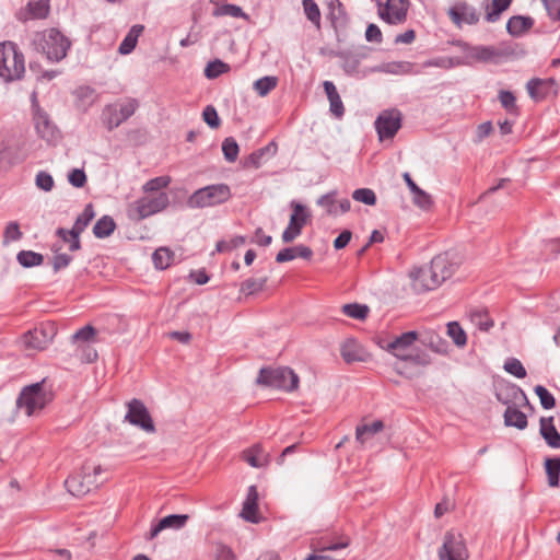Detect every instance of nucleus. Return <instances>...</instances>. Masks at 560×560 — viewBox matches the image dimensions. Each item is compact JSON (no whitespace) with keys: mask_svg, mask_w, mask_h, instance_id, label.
<instances>
[{"mask_svg":"<svg viewBox=\"0 0 560 560\" xmlns=\"http://www.w3.org/2000/svg\"><path fill=\"white\" fill-rule=\"evenodd\" d=\"M33 45L38 52L46 56L50 62L65 59L71 47L70 39L57 28H47L35 34Z\"/></svg>","mask_w":560,"mask_h":560,"instance_id":"nucleus-1","label":"nucleus"},{"mask_svg":"<svg viewBox=\"0 0 560 560\" xmlns=\"http://www.w3.org/2000/svg\"><path fill=\"white\" fill-rule=\"evenodd\" d=\"M105 470L101 465L85 462L80 471L69 476L65 486L67 490L74 497H83L94 489H97L104 482L100 476Z\"/></svg>","mask_w":560,"mask_h":560,"instance_id":"nucleus-2","label":"nucleus"},{"mask_svg":"<svg viewBox=\"0 0 560 560\" xmlns=\"http://www.w3.org/2000/svg\"><path fill=\"white\" fill-rule=\"evenodd\" d=\"M25 72L24 55L13 42L0 43V78L5 82L20 80Z\"/></svg>","mask_w":560,"mask_h":560,"instance_id":"nucleus-3","label":"nucleus"},{"mask_svg":"<svg viewBox=\"0 0 560 560\" xmlns=\"http://www.w3.org/2000/svg\"><path fill=\"white\" fill-rule=\"evenodd\" d=\"M232 197L231 188L226 184H213L197 189L188 198L189 208H208L215 207L229 201Z\"/></svg>","mask_w":560,"mask_h":560,"instance_id":"nucleus-4","label":"nucleus"},{"mask_svg":"<svg viewBox=\"0 0 560 560\" xmlns=\"http://www.w3.org/2000/svg\"><path fill=\"white\" fill-rule=\"evenodd\" d=\"M168 205V195L164 191H160L158 195L141 197L130 203L127 209V214L130 220L138 222L162 212Z\"/></svg>","mask_w":560,"mask_h":560,"instance_id":"nucleus-5","label":"nucleus"},{"mask_svg":"<svg viewBox=\"0 0 560 560\" xmlns=\"http://www.w3.org/2000/svg\"><path fill=\"white\" fill-rule=\"evenodd\" d=\"M257 384L292 392L299 386V376L290 368H262Z\"/></svg>","mask_w":560,"mask_h":560,"instance_id":"nucleus-6","label":"nucleus"},{"mask_svg":"<svg viewBox=\"0 0 560 560\" xmlns=\"http://www.w3.org/2000/svg\"><path fill=\"white\" fill-rule=\"evenodd\" d=\"M139 108V102L133 97H126L120 102L107 104L102 112V121L108 131L127 121Z\"/></svg>","mask_w":560,"mask_h":560,"instance_id":"nucleus-7","label":"nucleus"},{"mask_svg":"<svg viewBox=\"0 0 560 560\" xmlns=\"http://www.w3.org/2000/svg\"><path fill=\"white\" fill-rule=\"evenodd\" d=\"M44 382L25 386L16 399V407L33 416L36 411L44 409L51 400L50 393L44 388Z\"/></svg>","mask_w":560,"mask_h":560,"instance_id":"nucleus-8","label":"nucleus"},{"mask_svg":"<svg viewBox=\"0 0 560 560\" xmlns=\"http://www.w3.org/2000/svg\"><path fill=\"white\" fill-rule=\"evenodd\" d=\"M94 217H95L94 207L92 203H88L84 207L83 212L77 218L71 230L58 228L56 231V234L62 241H68V236H70L71 237L70 250L77 252L81 248L80 234L91 223V221L94 219Z\"/></svg>","mask_w":560,"mask_h":560,"instance_id":"nucleus-9","label":"nucleus"},{"mask_svg":"<svg viewBox=\"0 0 560 560\" xmlns=\"http://www.w3.org/2000/svg\"><path fill=\"white\" fill-rule=\"evenodd\" d=\"M290 207L292 209V213L290 215L289 224L284 229L281 236L282 242L285 244L292 243L296 237L301 235L304 225L311 218V213L304 205L292 200L290 202Z\"/></svg>","mask_w":560,"mask_h":560,"instance_id":"nucleus-10","label":"nucleus"},{"mask_svg":"<svg viewBox=\"0 0 560 560\" xmlns=\"http://www.w3.org/2000/svg\"><path fill=\"white\" fill-rule=\"evenodd\" d=\"M127 413L125 421L131 425L138 427L144 432L154 433L155 425L153 419L142 400L132 398L127 404Z\"/></svg>","mask_w":560,"mask_h":560,"instance_id":"nucleus-11","label":"nucleus"},{"mask_svg":"<svg viewBox=\"0 0 560 560\" xmlns=\"http://www.w3.org/2000/svg\"><path fill=\"white\" fill-rule=\"evenodd\" d=\"M440 560H467L468 549L460 533L448 530L439 550Z\"/></svg>","mask_w":560,"mask_h":560,"instance_id":"nucleus-12","label":"nucleus"},{"mask_svg":"<svg viewBox=\"0 0 560 560\" xmlns=\"http://www.w3.org/2000/svg\"><path fill=\"white\" fill-rule=\"evenodd\" d=\"M401 119L402 115L396 108L383 110L374 122L380 140L393 139L401 128Z\"/></svg>","mask_w":560,"mask_h":560,"instance_id":"nucleus-13","label":"nucleus"},{"mask_svg":"<svg viewBox=\"0 0 560 560\" xmlns=\"http://www.w3.org/2000/svg\"><path fill=\"white\" fill-rule=\"evenodd\" d=\"M441 284L442 282L431 265L419 268L412 273V287L418 293L434 290Z\"/></svg>","mask_w":560,"mask_h":560,"instance_id":"nucleus-14","label":"nucleus"},{"mask_svg":"<svg viewBox=\"0 0 560 560\" xmlns=\"http://www.w3.org/2000/svg\"><path fill=\"white\" fill-rule=\"evenodd\" d=\"M417 339V331H407L401 334L400 336L395 337L385 346V349L389 353L395 355L397 359L407 362L409 359H411V355L407 353V350L412 346V343Z\"/></svg>","mask_w":560,"mask_h":560,"instance_id":"nucleus-15","label":"nucleus"},{"mask_svg":"<svg viewBox=\"0 0 560 560\" xmlns=\"http://www.w3.org/2000/svg\"><path fill=\"white\" fill-rule=\"evenodd\" d=\"M529 96L536 101H542L558 93V84L555 79H532L526 84Z\"/></svg>","mask_w":560,"mask_h":560,"instance_id":"nucleus-16","label":"nucleus"},{"mask_svg":"<svg viewBox=\"0 0 560 560\" xmlns=\"http://www.w3.org/2000/svg\"><path fill=\"white\" fill-rule=\"evenodd\" d=\"M409 0H387L385 11L380 12V16L388 24H400L407 19Z\"/></svg>","mask_w":560,"mask_h":560,"instance_id":"nucleus-17","label":"nucleus"},{"mask_svg":"<svg viewBox=\"0 0 560 560\" xmlns=\"http://www.w3.org/2000/svg\"><path fill=\"white\" fill-rule=\"evenodd\" d=\"M52 329L47 330L43 327H36L23 335L22 341L26 349L44 350L52 341Z\"/></svg>","mask_w":560,"mask_h":560,"instance_id":"nucleus-18","label":"nucleus"},{"mask_svg":"<svg viewBox=\"0 0 560 560\" xmlns=\"http://www.w3.org/2000/svg\"><path fill=\"white\" fill-rule=\"evenodd\" d=\"M447 14L457 27H462L464 23L475 25L479 22V14L476 9L466 2L450 8Z\"/></svg>","mask_w":560,"mask_h":560,"instance_id":"nucleus-19","label":"nucleus"},{"mask_svg":"<svg viewBox=\"0 0 560 560\" xmlns=\"http://www.w3.org/2000/svg\"><path fill=\"white\" fill-rule=\"evenodd\" d=\"M189 516L187 514H171L163 518H161L156 524L151 526L148 538H155L162 530L171 528V529H180L183 528Z\"/></svg>","mask_w":560,"mask_h":560,"instance_id":"nucleus-20","label":"nucleus"},{"mask_svg":"<svg viewBox=\"0 0 560 560\" xmlns=\"http://www.w3.org/2000/svg\"><path fill=\"white\" fill-rule=\"evenodd\" d=\"M468 54L471 58L478 61H497L499 58L506 57L512 52L508 49H499L493 46H474L470 47Z\"/></svg>","mask_w":560,"mask_h":560,"instance_id":"nucleus-21","label":"nucleus"},{"mask_svg":"<svg viewBox=\"0 0 560 560\" xmlns=\"http://www.w3.org/2000/svg\"><path fill=\"white\" fill-rule=\"evenodd\" d=\"M350 545V539L348 537H339V538H329L328 536H323L319 538H314L311 541V548L314 552H324V551H335L339 549L347 548Z\"/></svg>","mask_w":560,"mask_h":560,"instance_id":"nucleus-22","label":"nucleus"},{"mask_svg":"<svg viewBox=\"0 0 560 560\" xmlns=\"http://www.w3.org/2000/svg\"><path fill=\"white\" fill-rule=\"evenodd\" d=\"M539 432L546 443L552 448H560V434L553 424V417H541Z\"/></svg>","mask_w":560,"mask_h":560,"instance_id":"nucleus-23","label":"nucleus"},{"mask_svg":"<svg viewBox=\"0 0 560 560\" xmlns=\"http://www.w3.org/2000/svg\"><path fill=\"white\" fill-rule=\"evenodd\" d=\"M296 257L311 259L313 257V250L308 246L302 244L294 247H285L277 254L276 261L279 264L287 262L293 260Z\"/></svg>","mask_w":560,"mask_h":560,"instance_id":"nucleus-24","label":"nucleus"},{"mask_svg":"<svg viewBox=\"0 0 560 560\" xmlns=\"http://www.w3.org/2000/svg\"><path fill=\"white\" fill-rule=\"evenodd\" d=\"M336 56L341 60V68L349 75H354L359 72L360 62L364 58L363 54L349 50L338 51Z\"/></svg>","mask_w":560,"mask_h":560,"instance_id":"nucleus-25","label":"nucleus"},{"mask_svg":"<svg viewBox=\"0 0 560 560\" xmlns=\"http://www.w3.org/2000/svg\"><path fill=\"white\" fill-rule=\"evenodd\" d=\"M258 491L256 486L248 488L247 497L243 503L242 516L252 523L257 522Z\"/></svg>","mask_w":560,"mask_h":560,"instance_id":"nucleus-26","label":"nucleus"},{"mask_svg":"<svg viewBox=\"0 0 560 560\" xmlns=\"http://www.w3.org/2000/svg\"><path fill=\"white\" fill-rule=\"evenodd\" d=\"M534 25L530 16L514 15L506 23V31L513 37H520L529 31Z\"/></svg>","mask_w":560,"mask_h":560,"instance_id":"nucleus-27","label":"nucleus"},{"mask_svg":"<svg viewBox=\"0 0 560 560\" xmlns=\"http://www.w3.org/2000/svg\"><path fill=\"white\" fill-rule=\"evenodd\" d=\"M340 353L347 363L362 362L365 360V352L354 339H348L341 346Z\"/></svg>","mask_w":560,"mask_h":560,"instance_id":"nucleus-28","label":"nucleus"},{"mask_svg":"<svg viewBox=\"0 0 560 560\" xmlns=\"http://www.w3.org/2000/svg\"><path fill=\"white\" fill-rule=\"evenodd\" d=\"M504 424L518 430L526 429L528 422L526 415L515 406H508L504 412Z\"/></svg>","mask_w":560,"mask_h":560,"instance_id":"nucleus-29","label":"nucleus"},{"mask_svg":"<svg viewBox=\"0 0 560 560\" xmlns=\"http://www.w3.org/2000/svg\"><path fill=\"white\" fill-rule=\"evenodd\" d=\"M430 264L438 273L442 283L446 279L451 278L455 271V265L452 264L447 257L443 255L435 256Z\"/></svg>","mask_w":560,"mask_h":560,"instance_id":"nucleus-30","label":"nucleus"},{"mask_svg":"<svg viewBox=\"0 0 560 560\" xmlns=\"http://www.w3.org/2000/svg\"><path fill=\"white\" fill-rule=\"evenodd\" d=\"M34 120L36 130L42 138L50 140L55 137L56 128L50 122L49 117L46 113L40 112L38 109L34 116Z\"/></svg>","mask_w":560,"mask_h":560,"instance_id":"nucleus-31","label":"nucleus"},{"mask_svg":"<svg viewBox=\"0 0 560 560\" xmlns=\"http://www.w3.org/2000/svg\"><path fill=\"white\" fill-rule=\"evenodd\" d=\"M116 229L114 219L109 215L100 218L93 226V234L97 238L108 237Z\"/></svg>","mask_w":560,"mask_h":560,"instance_id":"nucleus-32","label":"nucleus"},{"mask_svg":"<svg viewBox=\"0 0 560 560\" xmlns=\"http://www.w3.org/2000/svg\"><path fill=\"white\" fill-rule=\"evenodd\" d=\"M384 429V423L376 420L370 424H360L355 429V439L360 443H364L370 436L381 432Z\"/></svg>","mask_w":560,"mask_h":560,"instance_id":"nucleus-33","label":"nucleus"},{"mask_svg":"<svg viewBox=\"0 0 560 560\" xmlns=\"http://www.w3.org/2000/svg\"><path fill=\"white\" fill-rule=\"evenodd\" d=\"M421 342L436 353H447V342L434 332H427L422 337Z\"/></svg>","mask_w":560,"mask_h":560,"instance_id":"nucleus-34","label":"nucleus"},{"mask_svg":"<svg viewBox=\"0 0 560 560\" xmlns=\"http://www.w3.org/2000/svg\"><path fill=\"white\" fill-rule=\"evenodd\" d=\"M212 15L214 18L229 15L232 18L244 19V20H248V18H249L248 14L245 13L241 7H238L236 4H230V3L217 7L212 11Z\"/></svg>","mask_w":560,"mask_h":560,"instance_id":"nucleus-35","label":"nucleus"},{"mask_svg":"<svg viewBox=\"0 0 560 560\" xmlns=\"http://www.w3.org/2000/svg\"><path fill=\"white\" fill-rule=\"evenodd\" d=\"M511 2L512 0H492L487 7L486 21L489 23L499 21L501 13L510 7Z\"/></svg>","mask_w":560,"mask_h":560,"instance_id":"nucleus-36","label":"nucleus"},{"mask_svg":"<svg viewBox=\"0 0 560 560\" xmlns=\"http://www.w3.org/2000/svg\"><path fill=\"white\" fill-rule=\"evenodd\" d=\"M16 260L21 266L31 268L40 266L44 262V256L33 250H21L16 255Z\"/></svg>","mask_w":560,"mask_h":560,"instance_id":"nucleus-37","label":"nucleus"},{"mask_svg":"<svg viewBox=\"0 0 560 560\" xmlns=\"http://www.w3.org/2000/svg\"><path fill=\"white\" fill-rule=\"evenodd\" d=\"M243 458L252 467H262L266 464V456L259 445H255L243 452Z\"/></svg>","mask_w":560,"mask_h":560,"instance_id":"nucleus-38","label":"nucleus"},{"mask_svg":"<svg viewBox=\"0 0 560 560\" xmlns=\"http://www.w3.org/2000/svg\"><path fill=\"white\" fill-rule=\"evenodd\" d=\"M174 259V253L166 247H160L154 250L152 260L158 269H166L171 266Z\"/></svg>","mask_w":560,"mask_h":560,"instance_id":"nucleus-39","label":"nucleus"},{"mask_svg":"<svg viewBox=\"0 0 560 560\" xmlns=\"http://www.w3.org/2000/svg\"><path fill=\"white\" fill-rule=\"evenodd\" d=\"M278 84V78L273 75H266L256 80L253 89L259 96L268 95Z\"/></svg>","mask_w":560,"mask_h":560,"instance_id":"nucleus-40","label":"nucleus"},{"mask_svg":"<svg viewBox=\"0 0 560 560\" xmlns=\"http://www.w3.org/2000/svg\"><path fill=\"white\" fill-rule=\"evenodd\" d=\"M545 469L549 487H558L560 478V462L556 457L546 458Z\"/></svg>","mask_w":560,"mask_h":560,"instance_id":"nucleus-41","label":"nucleus"},{"mask_svg":"<svg viewBox=\"0 0 560 560\" xmlns=\"http://www.w3.org/2000/svg\"><path fill=\"white\" fill-rule=\"evenodd\" d=\"M337 196H338V191L331 190V191L320 196L316 200V203H317V206L325 208L326 213L328 215H338L337 199H336Z\"/></svg>","mask_w":560,"mask_h":560,"instance_id":"nucleus-42","label":"nucleus"},{"mask_svg":"<svg viewBox=\"0 0 560 560\" xmlns=\"http://www.w3.org/2000/svg\"><path fill=\"white\" fill-rule=\"evenodd\" d=\"M370 308L365 304L349 303L342 306V313L348 317L363 320L368 317Z\"/></svg>","mask_w":560,"mask_h":560,"instance_id":"nucleus-43","label":"nucleus"},{"mask_svg":"<svg viewBox=\"0 0 560 560\" xmlns=\"http://www.w3.org/2000/svg\"><path fill=\"white\" fill-rule=\"evenodd\" d=\"M49 1L38 0L27 3V10L32 19H45L49 14Z\"/></svg>","mask_w":560,"mask_h":560,"instance_id":"nucleus-44","label":"nucleus"},{"mask_svg":"<svg viewBox=\"0 0 560 560\" xmlns=\"http://www.w3.org/2000/svg\"><path fill=\"white\" fill-rule=\"evenodd\" d=\"M222 152L224 159L229 163H233L237 160L240 148L236 140L233 137H228L222 142Z\"/></svg>","mask_w":560,"mask_h":560,"instance_id":"nucleus-45","label":"nucleus"},{"mask_svg":"<svg viewBox=\"0 0 560 560\" xmlns=\"http://www.w3.org/2000/svg\"><path fill=\"white\" fill-rule=\"evenodd\" d=\"M171 177L167 175L154 177L149 179L143 186L142 191L144 194L160 191L166 188L171 184Z\"/></svg>","mask_w":560,"mask_h":560,"instance_id":"nucleus-46","label":"nucleus"},{"mask_svg":"<svg viewBox=\"0 0 560 560\" xmlns=\"http://www.w3.org/2000/svg\"><path fill=\"white\" fill-rule=\"evenodd\" d=\"M304 13L306 18L317 27H320V11L314 0L302 1Z\"/></svg>","mask_w":560,"mask_h":560,"instance_id":"nucleus-47","label":"nucleus"},{"mask_svg":"<svg viewBox=\"0 0 560 560\" xmlns=\"http://www.w3.org/2000/svg\"><path fill=\"white\" fill-rule=\"evenodd\" d=\"M267 283V277L255 279L249 278L242 282L241 291L246 293L247 295L255 294L261 290H264Z\"/></svg>","mask_w":560,"mask_h":560,"instance_id":"nucleus-48","label":"nucleus"},{"mask_svg":"<svg viewBox=\"0 0 560 560\" xmlns=\"http://www.w3.org/2000/svg\"><path fill=\"white\" fill-rule=\"evenodd\" d=\"M447 334L458 347H464L467 342L466 332L457 322L447 324Z\"/></svg>","mask_w":560,"mask_h":560,"instance_id":"nucleus-49","label":"nucleus"},{"mask_svg":"<svg viewBox=\"0 0 560 560\" xmlns=\"http://www.w3.org/2000/svg\"><path fill=\"white\" fill-rule=\"evenodd\" d=\"M499 101L502 107L510 114H517L516 97L510 91L501 90L499 92Z\"/></svg>","mask_w":560,"mask_h":560,"instance_id":"nucleus-50","label":"nucleus"},{"mask_svg":"<svg viewBox=\"0 0 560 560\" xmlns=\"http://www.w3.org/2000/svg\"><path fill=\"white\" fill-rule=\"evenodd\" d=\"M330 8V20L331 24L335 28L338 27V25H342L345 22V13L342 9V3L339 0H331L329 3Z\"/></svg>","mask_w":560,"mask_h":560,"instance_id":"nucleus-51","label":"nucleus"},{"mask_svg":"<svg viewBox=\"0 0 560 560\" xmlns=\"http://www.w3.org/2000/svg\"><path fill=\"white\" fill-rule=\"evenodd\" d=\"M352 198L366 206H374L376 203V195L371 188H358L352 192Z\"/></svg>","mask_w":560,"mask_h":560,"instance_id":"nucleus-52","label":"nucleus"},{"mask_svg":"<svg viewBox=\"0 0 560 560\" xmlns=\"http://www.w3.org/2000/svg\"><path fill=\"white\" fill-rule=\"evenodd\" d=\"M534 392L539 397L540 405L544 409H552L556 406L553 395L542 385H536Z\"/></svg>","mask_w":560,"mask_h":560,"instance_id":"nucleus-53","label":"nucleus"},{"mask_svg":"<svg viewBox=\"0 0 560 560\" xmlns=\"http://www.w3.org/2000/svg\"><path fill=\"white\" fill-rule=\"evenodd\" d=\"M228 70H229V66L225 62L217 59V60L210 61L207 65V67L205 69V75L208 79H215L219 75L226 72Z\"/></svg>","mask_w":560,"mask_h":560,"instance_id":"nucleus-54","label":"nucleus"},{"mask_svg":"<svg viewBox=\"0 0 560 560\" xmlns=\"http://www.w3.org/2000/svg\"><path fill=\"white\" fill-rule=\"evenodd\" d=\"M504 370L514 375L517 378H524L526 376V370L518 359L510 358L504 363Z\"/></svg>","mask_w":560,"mask_h":560,"instance_id":"nucleus-55","label":"nucleus"},{"mask_svg":"<svg viewBox=\"0 0 560 560\" xmlns=\"http://www.w3.org/2000/svg\"><path fill=\"white\" fill-rule=\"evenodd\" d=\"M23 234L16 221L9 222L3 232V243L16 242L22 238Z\"/></svg>","mask_w":560,"mask_h":560,"instance_id":"nucleus-56","label":"nucleus"},{"mask_svg":"<svg viewBox=\"0 0 560 560\" xmlns=\"http://www.w3.org/2000/svg\"><path fill=\"white\" fill-rule=\"evenodd\" d=\"M59 249H60V247H57L56 245H54L52 250L55 252V256H54L52 267H54L55 272H58L59 270L67 268L70 265V262L72 261V256H70L68 254H58Z\"/></svg>","mask_w":560,"mask_h":560,"instance_id":"nucleus-57","label":"nucleus"},{"mask_svg":"<svg viewBox=\"0 0 560 560\" xmlns=\"http://www.w3.org/2000/svg\"><path fill=\"white\" fill-rule=\"evenodd\" d=\"M213 556H214V560H235L236 559V556L233 552V550L229 546H226L222 542H217L214 545Z\"/></svg>","mask_w":560,"mask_h":560,"instance_id":"nucleus-58","label":"nucleus"},{"mask_svg":"<svg viewBox=\"0 0 560 560\" xmlns=\"http://www.w3.org/2000/svg\"><path fill=\"white\" fill-rule=\"evenodd\" d=\"M202 118L210 128H219L221 121L218 116L217 109L212 105L206 106L202 112Z\"/></svg>","mask_w":560,"mask_h":560,"instance_id":"nucleus-59","label":"nucleus"},{"mask_svg":"<svg viewBox=\"0 0 560 560\" xmlns=\"http://www.w3.org/2000/svg\"><path fill=\"white\" fill-rule=\"evenodd\" d=\"M35 184L39 189L50 191L54 188V178L49 173L40 171L36 175Z\"/></svg>","mask_w":560,"mask_h":560,"instance_id":"nucleus-60","label":"nucleus"},{"mask_svg":"<svg viewBox=\"0 0 560 560\" xmlns=\"http://www.w3.org/2000/svg\"><path fill=\"white\" fill-rule=\"evenodd\" d=\"M96 334V330L93 326L91 325H86L82 328H80L79 330H77L73 335H72V340L73 341H91L92 338L95 336Z\"/></svg>","mask_w":560,"mask_h":560,"instance_id":"nucleus-61","label":"nucleus"},{"mask_svg":"<svg viewBox=\"0 0 560 560\" xmlns=\"http://www.w3.org/2000/svg\"><path fill=\"white\" fill-rule=\"evenodd\" d=\"M69 183L75 187L81 188L86 184V175L81 168H73L68 175Z\"/></svg>","mask_w":560,"mask_h":560,"instance_id":"nucleus-62","label":"nucleus"},{"mask_svg":"<svg viewBox=\"0 0 560 560\" xmlns=\"http://www.w3.org/2000/svg\"><path fill=\"white\" fill-rule=\"evenodd\" d=\"M413 202L420 207L421 209H429L431 206H432V199H431V196L425 192L424 190H422L421 188H419L415 194H413Z\"/></svg>","mask_w":560,"mask_h":560,"instance_id":"nucleus-63","label":"nucleus"},{"mask_svg":"<svg viewBox=\"0 0 560 560\" xmlns=\"http://www.w3.org/2000/svg\"><path fill=\"white\" fill-rule=\"evenodd\" d=\"M365 38L371 43H382L383 36L380 27L376 24H369L365 31Z\"/></svg>","mask_w":560,"mask_h":560,"instance_id":"nucleus-64","label":"nucleus"}]
</instances>
